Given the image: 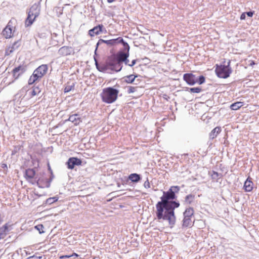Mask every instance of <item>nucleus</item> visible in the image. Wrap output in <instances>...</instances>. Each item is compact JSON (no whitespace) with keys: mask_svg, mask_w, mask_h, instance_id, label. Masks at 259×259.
I'll list each match as a JSON object with an SVG mask.
<instances>
[{"mask_svg":"<svg viewBox=\"0 0 259 259\" xmlns=\"http://www.w3.org/2000/svg\"><path fill=\"white\" fill-rule=\"evenodd\" d=\"M180 190L178 186H172L167 192L163 191L161 201L156 204V217L158 220L167 221L168 225L172 228L176 223L174 210L180 206L178 202L172 201L176 197L175 193Z\"/></svg>","mask_w":259,"mask_h":259,"instance_id":"f257e3e1","label":"nucleus"},{"mask_svg":"<svg viewBox=\"0 0 259 259\" xmlns=\"http://www.w3.org/2000/svg\"><path fill=\"white\" fill-rule=\"evenodd\" d=\"M119 91L112 87H108L103 90L101 94L102 100L107 104L114 102L117 99Z\"/></svg>","mask_w":259,"mask_h":259,"instance_id":"f03ea898","label":"nucleus"},{"mask_svg":"<svg viewBox=\"0 0 259 259\" xmlns=\"http://www.w3.org/2000/svg\"><path fill=\"white\" fill-rule=\"evenodd\" d=\"M230 61L228 62L227 65H217L215 68V72L218 76L220 78H227L229 77L232 73V69L230 67Z\"/></svg>","mask_w":259,"mask_h":259,"instance_id":"7ed1b4c3","label":"nucleus"},{"mask_svg":"<svg viewBox=\"0 0 259 259\" xmlns=\"http://www.w3.org/2000/svg\"><path fill=\"white\" fill-rule=\"evenodd\" d=\"M39 15V10L38 6L36 5H33L30 9L28 12V17L25 20V25L27 26H30L33 23L34 20Z\"/></svg>","mask_w":259,"mask_h":259,"instance_id":"20e7f679","label":"nucleus"},{"mask_svg":"<svg viewBox=\"0 0 259 259\" xmlns=\"http://www.w3.org/2000/svg\"><path fill=\"white\" fill-rule=\"evenodd\" d=\"M107 64L110 69L116 72L120 71L122 68V65L120 64L115 55H111L108 58Z\"/></svg>","mask_w":259,"mask_h":259,"instance_id":"39448f33","label":"nucleus"},{"mask_svg":"<svg viewBox=\"0 0 259 259\" xmlns=\"http://www.w3.org/2000/svg\"><path fill=\"white\" fill-rule=\"evenodd\" d=\"M123 46L124 48L125 52H119L115 55L121 65H122L124 61L126 60V58L129 57L130 46L125 42L123 44Z\"/></svg>","mask_w":259,"mask_h":259,"instance_id":"423d86ee","label":"nucleus"},{"mask_svg":"<svg viewBox=\"0 0 259 259\" xmlns=\"http://www.w3.org/2000/svg\"><path fill=\"white\" fill-rule=\"evenodd\" d=\"M35 175V172L33 169L29 168L26 170L25 171V177L27 180L31 183L32 184H36L40 188H44V186L40 185V179H38V180H33L34 176Z\"/></svg>","mask_w":259,"mask_h":259,"instance_id":"0eeeda50","label":"nucleus"},{"mask_svg":"<svg viewBox=\"0 0 259 259\" xmlns=\"http://www.w3.org/2000/svg\"><path fill=\"white\" fill-rule=\"evenodd\" d=\"M125 42L122 37H119L117 38L112 39L110 40H104L102 39H100L98 42L97 43V45L101 44L102 43H105L107 45L113 46L117 44L122 43V44Z\"/></svg>","mask_w":259,"mask_h":259,"instance_id":"6e6552de","label":"nucleus"},{"mask_svg":"<svg viewBox=\"0 0 259 259\" xmlns=\"http://www.w3.org/2000/svg\"><path fill=\"white\" fill-rule=\"evenodd\" d=\"M48 70V65L46 64H42L37 68L33 72V73L38 77L40 79L44 75H45Z\"/></svg>","mask_w":259,"mask_h":259,"instance_id":"1a4fd4ad","label":"nucleus"},{"mask_svg":"<svg viewBox=\"0 0 259 259\" xmlns=\"http://www.w3.org/2000/svg\"><path fill=\"white\" fill-rule=\"evenodd\" d=\"M184 80L189 85H193L197 82V78L192 73H185L183 75Z\"/></svg>","mask_w":259,"mask_h":259,"instance_id":"9d476101","label":"nucleus"},{"mask_svg":"<svg viewBox=\"0 0 259 259\" xmlns=\"http://www.w3.org/2000/svg\"><path fill=\"white\" fill-rule=\"evenodd\" d=\"M68 168L73 169L75 165H79L81 164V160L75 157L70 158L67 162Z\"/></svg>","mask_w":259,"mask_h":259,"instance_id":"9b49d317","label":"nucleus"},{"mask_svg":"<svg viewBox=\"0 0 259 259\" xmlns=\"http://www.w3.org/2000/svg\"><path fill=\"white\" fill-rule=\"evenodd\" d=\"M25 71L24 66L20 65L17 67H15L12 71L13 76L15 79H17Z\"/></svg>","mask_w":259,"mask_h":259,"instance_id":"f8f14e48","label":"nucleus"},{"mask_svg":"<svg viewBox=\"0 0 259 259\" xmlns=\"http://www.w3.org/2000/svg\"><path fill=\"white\" fill-rule=\"evenodd\" d=\"M73 51V49L70 47L63 46L60 48L58 51V54L60 56H65L70 55Z\"/></svg>","mask_w":259,"mask_h":259,"instance_id":"ddd939ff","label":"nucleus"},{"mask_svg":"<svg viewBox=\"0 0 259 259\" xmlns=\"http://www.w3.org/2000/svg\"><path fill=\"white\" fill-rule=\"evenodd\" d=\"M104 27L102 24L94 27L93 29L89 31V34L91 36H94L95 35H98L102 32V28Z\"/></svg>","mask_w":259,"mask_h":259,"instance_id":"4468645a","label":"nucleus"},{"mask_svg":"<svg viewBox=\"0 0 259 259\" xmlns=\"http://www.w3.org/2000/svg\"><path fill=\"white\" fill-rule=\"evenodd\" d=\"M68 120L72 122L76 125H78L81 122L80 117H79V115L77 114L70 115ZM66 121H67V120Z\"/></svg>","mask_w":259,"mask_h":259,"instance_id":"2eb2a0df","label":"nucleus"},{"mask_svg":"<svg viewBox=\"0 0 259 259\" xmlns=\"http://www.w3.org/2000/svg\"><path fill=\"white\" fill-rule=\"evenodd\" d=\"M12 30L11 27H10V25L8 24L4 29L3 31V35L7 38H10L12 35Z\"/></svg>","mask_w":259,"mask_h":259,"instance_id":"dca6fc26","label":"nucleus"},{"mask_svg":"<svg viewBox=\"0 0 259 259\" xmlns=\"http://www.w3.org/2000/svg\"><path fill=\"white\" fill-rule=\"evenodd\" d=\"M221 132V128L219 126L215 127L209 134V138L213 139L216 138L218 135Z\"/></svg>","mask_w":259,"mask_h":259,"instance_id":"f3484780","label":"nucleus"},{"mask_svg":"<svg viewBox=\"0 0 259 259\" xmlns=\"http://www.w3.org/2000/svg\"><path fill=\"white\" fill-rule=\"evenodd\" d=\"M253 183L248 179L244 183V188L246 192H250L253 188Z\"/></svg>","mask_w":259,"mask_h":259,"instance_id":"a211bd4d","label":"nucleus"},{"mask_svg":"<svg viewBox=\"0 0 259 259\" xmlns=\"http://www.w3.org/2000/svg\"><path fill=\"white\" fill-rule=\"evenodd\" d=\"M128 179L132 182L137 183L141 180L140 175L136 173L132 174L129 175Z\"/></svg>","mask_w":259,"mask_h":259,"instance_id":"6ab92c4d","label":"nucleus"},{"mask_svg":"<svg viewBox=\"0 0 259 259\" xmlns=\"http://www.w3.org/2000/svg\"><path fill=\"white\" fill-rule=\"evenodd\" d=\"M95 64L97 69L100 72H105L107 70L108 68H109V67L107 65V63L106 65H99L96 59Z\"/></svg>","mask_w":259,"mask_h":259,"instance_id":"aec40b11","label":"nucleus"},{"mask_svg":"<svg viewBox=\"0 0 259 259\" xmlns=\"http://www.w3.org/2000/svg\"><path fill=\"white\" fill-rule=\"evenodd\" d=\"M194 214V210L192 207L187 208L184 212V217L191 218Z\"/></svg>","mask_w":259,"mask_h":259,"instance_id":"412c9836","label":"nucleus"},{"mask_svg":"<svg viewBox=\"0 0 259 259\" xmlns=\"http://www.w3.org/2000/svg\"><path fill=\"white\" fill-rule=\"evenodd\" d=\"M183 222V226L185 227H190L192 224L191 218L184 217Z\"/></svg>","mask_w":259,"mask_h":259,"instance_id":"4be33fe9","label":"nucleus"},{"mask_svg":"<svg viewBox=\"0 0 259 259\" xmlns=\"http://www.w3.org/2000/svg\"><path fill=\"white\" fill-rule=\"evenodd\" d=\"M243 106V103L241 102H237L231 105L230 108L232 110H236Z\"/></svg>","mask_w":259,"mask_h":259,"instance_id":"5701e85b","label":"nucleus"},{"mask_svg":"<svg viewBox=\"0 0 259 259\" xmlns=\"http://www.w3.org/2000/svg\"><path fill=\"white\" fill-rule=\"evenodd\" d=\"M137 77V75H134L133 74L127 75L124 77V81L128 83H131L134 82Z\"/></svg>","mask_w":259,"mask_h":259,"instance_id":"b1692460","label":"nucleus"},{"mask_svg":"<svg viewBox=\"0 0 259 259\" xmlns=\"http://www.w3.org/2000/svg\"><path fill=\"white\" fill-rule=\"evenodd\" d=\"M194 198L195 196L194 195H188L185 198V202L188 204H190L194 201Z\"/></svg>","mask_w":259,"mask_h":259,"instance_id":"393cba45","label":"nucleus"},{"mask_svg":"<svg viewBox=\"0 0 259 259\" xmlns=\"http://www.w3.org/2000/svg\"><path fill=\"white\" fill-rule=\"evenodd\" d=\"M39 79V78L38 77V76L36 75L34 73H33L32 75L29 79L28 84H32Z\"/></svg>","mask_w":259,"mask_h":259,"instance_id":"a878e982","label":"nucleus"},{"mask_svg":"<svg viewBox=\"0 0 259 259\" xmlns=\"http://www.w3.org/2000/svg\"><path fill=\"white\" fill-rule=\"evenodd\" d=\"M40 92V90L39 89V87H34L32 91H31V96L32 97L34 96L35 95H38Z\"/></svg>","mask_w":259,"mask_h":259,"instance_id":"bb28decb","label":"nucleus"},{"mask_svg":"<svg viewBox=\"0 0 259 259\" xmlns=\"http://www.w3.org/2000/svg\"><path fill=\"white\" fill-rule=\"evenodd\" d=\"M202 91V89L200 87L192 88L189 89V92L191 93H199Z\"/></svg>","mask_w":259,"mask_h":259,"instance_id":"cd10ccee","label":"nucleus"},{"mask_svg":"<svg viewBox=\"0 0 259 259\" xmlns=\"http://www.w3.org/2000/svg\"><path fill=\"white\" fill-rule=\"evenodd\" d=\"M57 200L58 198L57 197H51L47 199L46 203L48 204H51Z\"/></svg>","mask_w":259,"mask_h":259,"instance_id":"c85d7f7f","label":"nucleus"},{"mask_svg":"<svg viewBox=\"0 0 259 259\" xmlns=\"http://www.w3.org/2000/svg\"><path fill=\"white\" fill-rule=\"evenodd\" d=\"M211 176L212 179L217 180L219 178L220 175L218 172L212 171L211 172Z\"/></svg>","mask_w":259,"mask_h":259,"instance_id":"c756f323","label":"nucleus"},{"mask_svg":"<svg viewBox=\"0 0 259 259\" xmlns=\"http://www.w3.org/2000/svg\"><path fill=\"white\" fill-rule=\"evenodd\" d=\"M35 228L36 229L40 234H41L44 232V227L42 225H38L35 227Z\"/></svg>","mask_w":259,"mask_h":259,"instance_id":"7c9ffc66","label":"nucleus"},{"mask_svg":"<svg viewBox=\"0 0 259 259\" xmlns=\"http://www.w3.org/2000/svg\"><path fill=\"white\" fill-rule=\"evenodd\" d=\"M137 89H138V87H132V86L128 87L127 93L128 94L133 93L137 91Z\"/></svg>","mask_w":259,"mask_h":259,"instance_id":"2f4dec72","label":"nucleus"},{"mask_svg":"<svg viewBox=\"0 0 259 259\" xmlns=\"http://www.w3.org/2000/svg\"><path fill=\"white\" fill-rule=\"evenodd\" d=\"M205 81V78L203 76H200L199 78L197 79V82L199 84H201Z\"/></svg>","mask_w":259,"mask_h":259,"instance_id":"473e14b6","label":"nucleus"},{"mask_svg":"<svg viewBox=\"0 0 259 259\" xmlns=\"http://www.w3.org/2000/svg\"><path fill=\"white\" fill-rule=\"evenodd\" d=\"M74 88L73 85H68L64 88V92L67 93L70 92Z\"/></svg>","mask_w":259,"mask_h":259,"instance_id":"72a5a7b5","label":"nucleus"},{"mask_svg":"<svg viewBox=\"0 0 259 259\" xmlns=\"http://www.w3.org/2000/svg\"><path fill=\"white\" fill-rule=\"evenodd\" d=\"M144 186L146 189H148L150 187V184L148 179H147V180L145 182Z\"/></svg>","mask_w":259,"mask_h":259,"instance_id":"f704fd0d","label":"nucleus"},{"mask_svg":"<svg viewBox=\"0 0 259 259\" xmlns=\"http://www.w3.org/2000/svg\"><path fill=\"white\" fill-rule=\"evenodd\" d=\"M253 12H248L246 13V15L248 16V17H252L253 16Z\"/></svg>","mask_w":259,"mask_h":259,"instance_id":"c9c22d12","label":"nucleus"},{"mask_svg":"<svg viewBox=\"0 0 259 259\" xmlns=\"http://www.w3.org/2000/svg\"><path fill=\"white\" fill-rule=\"evenodd\" d=\"M123 62H124L126 65L130 66V64L129 63V60L128 59V58H126V60L124 61Z\"/></svg>","mask_w":259,"mask_h":259,"instance_id":"e433bc0d","label":"nucleus"},{"mask_svg":"<svg viewBox=\"0 0 259 259\" xmlns=\"http://www.w3.org/2000/svg\"><path fill=\"white\" fill-rule=\"evenodd\" d=\"M137 60H133L131 63L130 64V66L132 67L136 63Z\"/></svg>","mask_w":259,"mask_h":259,"instance_id":"4c0bfd02","label":"nucleus"},{"mask_svg":"<svg viewBox=\"0 0 259 259\" xmlns=\"http://www.w3.org/2000/svg\"><path fill=\"white\" fill-rule=\"evenodd\" d=\"M245 19V13H242L241 15L240 19L241 20H244Z\"/></svg>","mask_w":259,"mask_h":259,"instance_id":"58836bf2","label":"nucleus"},{"mask_svg":"<svg viewBox=\"0 0 259 259\" xmlns=\"http://www.w3.org/2000/svg\"><path fill=\"white\" fill-rule=\"evenodd\" d=\"M115 0H107L108 2L109 3H112Z\"/></svg>","mask_w":259,"mask_h":259,"instance_id":"ea45409f","label":"nucleus"},{"mask_svg":"<svg viewBox=\"0 0 259 259\" xmlns=\"http://www.w3.org/2000/svg\"><path fill=\"white\" fill-rule=\"evenodd\" d=\"M254 64V62L253 61H252L251 62L250 64V66H252V65H253Z\"/></svg>","mask_w":259,"mask_h":259,"instance_id":"a19ab883","label":"nucleus"},{"mask_svg":"<svg viewBox=\"0 0 259 259\" xmlns=\"http://www.w3.org/2000/svg\"><path fill=\"white\" fill-rule=\"evenodd\" d=\"M3 167H7V165L6 164H3Z\"/></svg>","mask_w":259,"mask_h":259,"instance_id":"79ce46f5","label":"nucleus"},{"mask_svg":"<svg viewBox=\"0 0 259 259\" xmlns=\"http://www.w3.org/2000/svg\"><path fill=\"white\" fill-rule=\"evenodd\" d=\"M46 186H47V187H49V185H47Z\"/></svg>","mask_w":259,"mask_h":259,"instance_id":"37998d69","label":"nucleus"}]
</instances>
